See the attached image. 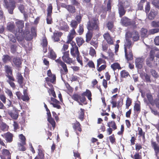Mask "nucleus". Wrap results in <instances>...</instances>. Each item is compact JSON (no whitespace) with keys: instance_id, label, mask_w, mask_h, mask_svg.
Segmentation results:
<instances>
[{"instance_id":"nucleus-48","label":"nucleus","mask_w":159,"mask_h":159,"mask_svg":"<svg viewBox=\"0 0 159 159\" xmlns=\"http://www.w3.org/2000/svg\"><path fill=\"white\" fill-rule=\"evenodd\" d=\"M92 37V34L90 32H88L86 34V41L89 42L91 39Z\"/></svg>"},{"instance_id":"nucleus-58","label":"nucleus","mask_w":159,"mask_h":159,"mask_svg":"<svg viewBox=\"0 0 159 159\" xmlns=\"http://www.w3.org/2000/svg\"><path fill=\"white\" fill-rule=\"evenodd\" d=\"M152 3L156 7L159 8V1L153 0Z\"/></svg>"},{"instance_id":"nucleus-63","label":"nucleus","mask_w":159,"mask_h":159,"mask_svg":"<svg viewBox=\"0 0 159 159\" xmlns=\"http://www.w3.org/2000/svg\"><path fill=\"white\" fill-rule=\"evenodd\" d=\"M82 17L80 15H77L75 17V19L76 20V21L80 23Z\"/></svg>"},{"instance_id":"nucleus-55","label":"nucleus","mask_w":159,"mask_h":159,"mask_svg":"<svg viewBox=\"0 0 159 159\" xmlns=\"http://www.w3.org/2000/svg\"><path fill=\"white\" fill-rule=\"evenodd\" d=\"M105 62V61L102 60L101 58H99L97 60V66L98 67L102 63H104Z\"/></svg>"},{"instance_id":"nucleus-57","label":"nucleus","mask_w":159,"mask_h":159,"mask_svg":"<svg viewBox=\"0 0 159 159\" xmlns=\"http://www.w3.org/2000/svg\"><path fill=\"white\" fill-rule=\"evenodd\" d=\"M75 57L76 58V59L77 61L82 66L83 65L82 61L80 56V55H79L78 56H75Z\"/></svg>"},{"instance_id":"nucleus-21","label":"nucleus","mask_w":159,"mask_h":159,"mask_svg":"<svg viewBox=\"0 0 159 159\" xmlns=\"http://www.w3.org/2000/svg\"><path fill=\"white\" fill-rule=\"evenodd\" d=\"M62 33L61 32L54 33L52 38L54 41H58L59 40V38L61 36Z\"/></svg>"},{"instance_id":"nucleus-9","label":"nucleus","mask_w":159,"mask_h":159,"mask_svg":"<svg viewBox=\"0 0 159 159\" xmlns=\"http://www.w3.org/2000/svg\"><path fill=\"white\" fill-rule=\"evenodd\" d=\"M15 23L18 29L17 32L21 33L23 30V28L24 27V21L21 20H18Z\"/></svg>"},{"instance_id":"nucleus-13","label":"nucleus","mask_w":159,"mask_h":159,"mask_svg":"<svg viewBox=\"0 0 159 159\" xmlns=\"http://www.w3.org/2000/svg\"><path fill=\"white\" fill-rule=\"evenodd\" d=\"M136 66L139 69H141L143 67V59L140 58L136 59L135 60Z\"/></svg>"},{"instance_id":"nucleus-39","label":"nucleus","mask_w":159,"mask_h":159,"mask_svg":"<svg viewBox=\"0 0 159 159\" xmlns=\"http://www.w3.org/2000/svg\"><path fill=\"white\" fill-rule=\"evenodd\" d=\"M49 54L50 58L53 59H56L57 56L56 53L53 50H50Z\"/></svg>"},{"instance_id":"nucleus-3","label":"nucleus","mask_w":159,"mask_h":159,"mask_svg":"<svg viewBox=\"0 0 159 159\" xmlns=\"http://www.w3.org/2000/svg\"><path fill=\"white\" fill-rule=\"evenodd\" d=\"M78 24L79 23L75 20H73L71 21L70 25L73 28V29L70 31L67 37L68 40L67 41V43H70L75 36L76 32L75 29L76 28Z\"/></svg>"},{"instance_id":"nucleus-20","label":"nucleus","mask_w":159,"mask_h":159,"mask_svg":"<svg viewBox=\"0 0 159 159\" xmlns=\"http://www.w3.org/2000/svg\"><path fill=\"white\" fill-rule=\"evenodd\" d=\"M48 120L52 125L54 129L55 127L56 123L54 120L52 118L51 113H49L48 115Z\"/></svg>"},{"instance_id":"nucleus-19","label":"nucleus","mask_w":159,"mask_h":159,"mask_svg":"<svg viewBox=\"0 0 159 159\" xmlns=\"http://www.w3.org/2000/svg\"><path fill=\"white\" fill-rule=\"evenodd\" d=\"M125 52V57L128 61L131 60L133 59V54L131 49L128 50V51Z\"/></svg>"},{"instance_id":"nucleus-14","label":"nucleus","mask_w":159,"mask_h":159,"mask_svg":"<svg viewBox=\"0 0 159 159\" xmlns=\"http://www.w3.org/2000/svg\"><path fill=\"white\" fill-rule=\"evenodd\" d=\"M103 36L104 39L106 40L108 44H113V40L108 33H105Z\"/></svg>"},{"instance_id":"nucleus-53","label":"nucleus","mask_w":159,"mask_h":159,"mask_svg":"<svg viewBox=\"0 0 159 159\" xmlns=\"http://www.w3.org/2000/svg\"><path fill=\"white\" fill-rule=\"evenodd\" d=\"M122 2H123V7H125V8H127L129 7H130V4L129 2L128 1H125Z\"/></svg>"},{"instance_id":"nucleus-29","label":"nucleus","mask_w":159,"mask_h":159,"mask_svg":"<svg viewBox=\"0 0 159 159\" xmlns=\"http://www.w3.org/2000/svg\"><path fill=\"white\" fill-rule=\"evenodd\" d=\"M70 13H74L75 12V9L74 7L71 5H68L66 9Z\"/></svg>"},{"instance_id":"nucleus-36","label":"nucleus","mask_w":159,"mask_h":159,"mask_svg":"<svg viewBox=\"0 0 159 159\" xmlns=\"http://www.w3.org/2000/svg\"><path fill=\"white\" fill-rule=\"evenodd\" d=\"M80 124L79 122H76V124H74L73 128L75 130H77L80 131H81V129L80 127Z\"/></svg>"},{"instance_id":"nucleus-24","label":"nucleus","mask_w":159,"mask_h":159,"mask_svg":"<svg viewBox=\"0 0 159 159\" xmlns=\"http://www.w3.org/2000/svg\"><path fill=\"white\" fill-rule=\"evenodd\" d=\"M13 61L15 65L17 67L20 66L21 64V60L18 57L14 58Z\"/></svg>"},{"instance_id":"nucleus-59","label":"nucleus","mask_w":159,"mask_h":159,"mask_svg":"<svg viewBox=\"0 0 159 159\" xmlns=\"http://www.w3.org/2000/svg\"><path fill=\"white\" fill-rule=\"evenodd\" d=\"M113 26V23L112 22H108L107 25V26L108 30H111Z\"/></svg>"},{"instance_id":"nucleus-23","label":"nucleus","mask_w":159,"mask_h":159,"mask_svg":"<svg viewBox=\"0 0 159 159\" xmlns=\"http://www.w3.org/2000/svg\"><path fill=\"white\" fill-rule=\"evenodd\" d=\"M2 155L1 156H3L4 157L7 158H11L10 155V152L9 151L6 149L2 150Z\"/></svg>"},{"instance_id":"nucleus-56","label":"nucleus","mask_w":159,"mask_h":159,"mask_svg":"<svg viewBox=\"0 0 159 159\" xmlns=\"http://www.w3.org/2000/svg\"><path fill=\"white\" fill-rule=\"evenodd\" d=\"M52 6L50 5L48 6L47 9L48 16H51V14L52 12Z\"/></svg>"},{"instance_id":"nucleus-31","label":"nucleus","mask_w":159,"mask_h":159,"mask_svg":"<svg viewBox=\"0 0 159 159\" xmlns=\"http://www.w3.org/2000/svg\"><path fill=\"white\" fill-rule=\"evenodd\" d=\"M82 95H84V96H86L88 97V99L89 100H91L92 99V98H91V93L90 91L88 90H87L85 92L83 93L82 94Z\"/></svg>"},{"instance_id":"nucleus-28","label":"nucleus","mask_w":159,"mask_h":159,"mask_svg":"<svg viewBox=\"0 0 159 159\" xmlns=\"http://www.w3.org/2000/svg\"><path fill=\"white\" fill-rule=\"evenodd\" d=\"M76 41L78 45L80 47L82 45L84 42V41L83 38L81 37H78L76 38Z\"/></svg>"},{"instance_id":"nucleus-7","label":"nucleus","mask_w":159,"mask_h":159,"mask_svg":"<svg viewBox=\"0 0 159 159\" xmlns=\"http://www.w3.org/2000/svg\"><path fill=\"white\" fill-rule=\"evenodd\" d=\"M7 28L10 32L16 34L17 33L16 30H15V26L13 22H9L7 24Z\"/></svg>"},{"instance_id":"nucleus-33","label":"nucleus","mask_w":159,"mask_h":159,"mask_svg":"<svg viewBox=\"0 0 159 159\" xmlns=\"http://www.w3.org/2000/svg\"><path fill=\"white\" fill-rule=\"evenodd\" d=\"M111 67L114 70H116V69H121L119 64L117 63H114L111 65Z\"/></svg>"},{"instance_id":"nucleus-22","label":"nucleus","mask_w":159,"mask_h":159,"mask_svg":"<svg viewBox=\"0 0 159 159\" xmlns=\"http://www.w3.org/2000/svg\"><path fill=\"white\" fill-rule=\"evenodd\" d=\"M141 36L142 38H146L148 36V30L145 28H142L141 30Z\"/></svg>"},{"instance_id":"nucleus-30","label":"nucleus","mask_w":159,"mask_h":159,"mask_svg":"<svg viewBox=\"0 0 159 159\" xmlns=\"http://www.w3.org/2000/svg\"><path fill=\"white\" fill-rule=\"evenodd\" d=\"M2 60L4 62L6 63L11 61V57L7 55H4Z\"/></svg>"},{"instance_id":"nucleus-51","label":"nucleus","mask_w":159,"mask_h":159,"mask_svg":"<svg viewBox=\"0 0 159 159\" xmlns=\"http://www.w3.org/2000/svg\"><path fill=\"white\" fill-rule=\"evenodd\" d=\"M121 75L122 77H127L129 75L128 73L125 70H123L121 72Z\"/></svg>"},{"instance_id":"nucleus-34","label":"nucleus","mask_w":159,"mask_h":159,"mask_svg":"<svg viewBox=\"0 0 159 159\" xmlns=\"http://www.w3.org/2000/svg\"><path fill=\"white\" fill-rule=\"evenodd\" d=\"M19 137L21 142L20 143H22L23 145H25L26 144L25 137L22 134H20Z\"/></svg>"},{"instance_id":"nucleus-41","label":"nucleus","mask_w":159,"mask_h":159,"mask_svg":"<svg viewBox=\"0 0 159 159\" xmlns=\"http://www.w3.org/2000/svg\"><path fill=\"white\" fill-rule=\"evenodd\" d=\"M5 68L7 75L12 74V70L10 67L6 66H5Z\"/></svg>"},{"instance_id":"nucleus-50","label":"nucleus","mask_w":159,"mask_h":159,"mask_svg":"<svg viewBox=\"0 0 159 159\" xmlns=\"http://www.w3.org/2000/svg\"><path fill=\"white\" fill-rule=\"evenodd\" d=\"M24 145H23L21 143H18L19 149L20 151H24L25 150V147L24 146Z\"/></svg>"},{"instance_id":"nucleus-52","label":"nucleus","mask_w":159,"mask_h":159,"mask_svg":"<svg viewBox=\"0 0 159 159\" xmlns=\"http://www.w3.org/2000/svg\"><path fill=\"white\" fill-rule=\"evenodd\" d=\"M131 101L130 99L129 98H127L126 101V108L128 109L129 107L131 105Z\"/></svg>"},{"instance_id":"nucleus-1","label":"nucleus","mask_w":159,"mask_h":159,"mask_svg":"<svg viewBox=\"0 0 159 159\" xmlns=\"http://www.w3.org/2000/svg\"><path fill=\"white\" fill-rule=\"evenodd\" d=\"M3 4L10 14H13V11L16 7V2L14 0H3Z\"/></svg>"},{"instance_id":"nucleus-2","label":"nucleus","mask_w":159,"mask_h":159,"mask_svg":"<svg viewBox=\"0 0 159 159\" xmlns=\"http://www.w3.org/2000/svg\"><path fill=\"white\" fill-rule=\"evenodd\" d=\"M89 21L88 22L87 28L89 30H98V20L96 18L92 19L89 17Z\"/></svg>"},{"instance_id":"nucleus-35","label":"nucleus","mask_w":159,"mask_h":159,"mask_svg":"<svg viewBox=\"0 0 159 159\" xmlns=\"http://www.w3.org/2000/svg\"><path fill=\"white\" fill-rule=\"evenodd\" d=\"M18 45L16 44H12L10 47L11 51L12 53H14L16 51Z\"/></svg>"},{"instance_id":"nucleus-37","label":"nucleus","mask_w":159,"mask_h":159,"mask_svg":"<svg viewBox=\"0 0 159 159\" xmlns=\"http://www.w3.org/2000/svg\"><path fill=\"white\" fill-rule=\"evenodd\" d=\"M9 115L12 118L15 119H16L18 116L17 113L15 111L14 112H11L9 113Z\"/></svg>"},{"instance_id":"nucleus-46","label":"nucleus","mask_w":159,"mask_h":159,"mask_svg":"<svg viewBox=\"0 0 159 159\" xmlns=\"http://www.w3.org/2000/svg\"><path fill=\"white\" fill-rule=\"evenodd\" d=\"M151 25L152 27H159V21H152L151 23Z\"/></svg>"},{"instance_id":"nucleus-10","label":"nucleus","mask_w":159,"mask_h":159,"mask_svg":"<svg viewBox=\"0 0 159 159\" xmlns=\"http://www.w3.org/2000/svg\"><path fill=\"white\" fill-rule=\"evenodd\" d=\"M126 41L124 44L125 52L128 51V50L130 49V48L131 46L132 43L129 38L125 35Z\"/></svg>"},{"instance_id":"nucleus-26","label":"nucleus","mask_w":159,"mask_h":159,"mask_svg":"<svg viewBox=\"0 0 159 159\" xmlns=\"http://www.w3.org/2000/svg\"><path fill=\"white\" fill-rule=\"evenodd\" d=\"M48 85L51 87L50 89H49L48 90V92L49 93V94H52V96L54 98H56V97L55 93L54 91V89L53 88H52L53 86L51 84H48Z\"/></svg>"},{"instance_id":"nucleus-62","label":"nucleus","mask_w":159,"mask_h":159,"mask_svg":"<svg viewBox=\"0 0 159 159\" xmlns=\"http://www.w3.org/2000/svg\"><path fill=\"white\" fill-rule=\"evenodd\" d=\"M0 99L3 103H5L6 101V98L4 95L0 94Z\"/></svg>"},{"instance_id":"nucleus-18","label":"nucleus","mask_w":159,"mask_h":159,"mask_svg":"<svg viewBox=\"0 0 159 159\" xmlns=\"http://www.w3.org/2000/svg\"><path fill=\"white\" fill-rule=\"evenodd\" d=\"M4 137L7 142L11 143L12 141L13 135L10 133H7L4 134Z\"/></svg>"},{"instance_id":"nucleus-49","label":"nucleus","mask_w":159,"mask_h":159,"mask_svg":"<svg viewBox=\"0 0 159 159\" xmlns=\"http://www.w3.org/2000/svg\"><path fill=\"white\" fill-rule=\"evenodd\" d=\"M80 96V95L78 94H75L73 95L72 98L75 101L78 102V101H79Z\"/></svg>"},{"instance_id":"nucleus-60","label":"nucleus","mask_w":159,"mask_h":159,"mask_svg":"<svg viewBox=\"0 0 159 159\" xmlns=\"http://www.w3.org/2000/svg\"><path fill=\"white\" fill-rule=\"evenodd\" d=\"M6 93L10 97V98H12L13 94L11 91L7 89L6 90Z\"/></svg>"},{"instance_id":"nucleus-45","label":"nucleus","mask_w":159,"mask_h":159,"mask_svg":"<svg viewBox=\"0 0 159 159\" xmlns=\"http://www.w3.org/2000/svg\"><path fill=\"white\" fill-rule=\"evenodd\" d=\"M138 130L139 134L140 136H142L143 139L145 138V133L143 131L142 128L140 127H138Z\"/></svg>"},{"instance_id":"nucleus-5","label":"nucleus","mask_w":159,"mask_h":159,"mask_svg":"<svg viewBox=\"0 0 159 159\" xmlns=\"http://www.w3.org/2000/svg\"><path fill=\"white\" fill-rule=\"evenodd\" d=\"M125 35L128 38H131L134 41H137L139 39V35L138 33L136 31H133L132 32H127Z\"/></svg>"},{"instance_id":"nucleus-32","label":"nucleus","mask_w":159,"mask_h":159,"mask_svg":"<svg viewBox=\"0 0 159 159\" xmlns=\"http://www.w3.org/2000/svg\"><path fill=\"white\" fill-rule=\"evenodd\" d=\"M150 103L152 105H154V101L152 96L150 93H147L146 95Z\"/></svg>"},{"instance_id":"nucleus-11","label":"nucleus","mask_w":159,"mask_h":159,"mask_svg":"<svg viewBox=\"0 0 159 159\" xmlns=\"http://www.w3.org/2000/svg\"><path fill=\"white\" fill-rule=\"evenodd\" d=\"M118 6L120 16V17H121L125 14V12L123 6V2H119Z\"/></svg>"},{"instance_id":"nucleus-27","label":"nucleus","mask_w":159,"mask_h":159,"mask_svg":"<svg viewBox=\"0 0 159 159\" xmlns=\"http://www.w3.org/2000/svg\"><path fill=\"white\" fill-rule=\"evenodd\" d=\"M17 79L18 80V82L20 84L21 86V85L23 82V78L21 74L18 73L17 74Z\"/></svg>"},{"instance_id":"nucleus-4","label":"nucleus","mask_w":159,"mask_h":159,"mask_svg":"<svg viewBox=\"0 0 159 159\" xmlns=\"http://www.w3.org/2000/svg\"><path fill=\"white\" fill-rule=\"evenodd\" d=\"M70 43L71 47L70 48V53L71 56L73 57H75L80 55L78 49V47L76 45L75 43L72 40L69 43Z\"/></svg>"},{"instance_id":"nucleus-25","label":"nucleus","mask_w":159,"mask_h":159,"mask_svg":"<svg viewBox=\"0 0 159 159\" xmlns=\"http://www.w3.org/2000/svg\"><path fill=\"white\" fill-rule=\"evenodd\" d=\"M24 95H22L21 97V99L24 101H28L30 98L28 96V94L27 92L26 89H25L23 91Z\"/></svg>"},{"instance_id":"nucleus-15","label":"nucleus","mask_w":159,"mask_h":159,"mask_svg":"<svg viewBox=\"0 0 159 159\" xmlns=\"http://www.w3.org/2000/svg\"><path fill=\"white\" fill-rule=\"evenodd\" d=\"M31 32L32 35H30L28 37V35L27 34L26 36V39L27 40H30L32 39L33 36H36V29L34 27H32L31 28Z\"/></svg>"},{"instance_id":"nucleus-12","label":"nucleus","mask_w":159,"mask_h":159,"mask_svg":"<svg viewBox=\"0 0 159 159\" xmlns=\"http://www.w3.org/2000/svg\"><path fill=\"white\" fill-rule=\"evenodd\" d=\"M56 61L59 63L62 67L64 70V74H66L68 72V70L66 64L60 59H57L56 60Z\"/></svg>"},{"instance_id":"nucleus-17","label":"nucleus","mask_w":159,"mask_h":159,"mask_svg":"<svg viewBox=\"0 0 159 159\" xmlns=\"http://www.w3.org/2000/svg\"><path fill=\"white\" fill-rule=\"evenodd\" d=\"M157 14V12L156 11L152 10L148 15V18L149 20H153Z\"/></svg>"},{"instance_id":"nucleus-40","label":"nucleus","mask_w":159,"mask_h":159,"mask_svg":"<svg viewBox=\"0 0 159 159\" xmlns=\"http://www.w3.org/2000/svg\"><path fill=\"white\" fill-rule=\"evenodd\" d=\"M84 109L81 108L80 109V111H79V118L81 120H82L83 119L84 115Z\"/></svg>"},{"instance_id":"nucleus-42","label":"nucleus","mask_w":159,"mask_h":159,"mask_svg":"<svg viewBox=\"0 0 159 159\" xmlns=\"http://www.w3.org/2000/svg\"><path fill=\"white\" fill-rule=\"evenodd\" d=\"M38 155L40 159H43L44 157V154L43 153L42 150L40 149H38Z\"/></svg>"},{"instance_id":"nucleus-8","label":"nucleus","mask_w":159,"mask_h":159,"mask_svg":"<svg viewBox=\"0 0 159 159\" xmlns=\"http://www.w3.org/2000/svg\"><path fill=\"white\" fill-rule=\"evenodd\" d=\"M122 22L123 25L127 26L130 25H134L135 24L134 21L129 19L127 18H123L122 20Z\"/></svg>"},{"instance_id":"nucleus-64","label":"nucleus","mask_w":159,"mask_h":159,"mask_svg":"<svg viewBox=\"0 0 159 159\" xmlns=\"http://www.w3.org/2000/svg\"><path fill=\"white\" fill-rule=\"evenodd\" d=\"M154 42L156 45H159V36H156L154 39Z\"/></svg>"},{"instance_id":"nucleus-43","label":"nucleus","mask_w":159,"mask_h":159,"mask_svg":"<svg viewBox=\"0 0 159 159\" xmlns=\"http://www.w3.org/2000/svg\"><path fill=\"white\" fill-rule=\"evenodd\" d=\"M41 44L42 45V46L44 47H45L47 46L48 45V42L47 39L45 37H43L42 39V42Z\"/></svg>"},{"instance_id":"nucleus-47","label":"nucleus","mask_w":159,"mask_h":159,"mask_svg":"<svg viewBox=\"0 0 159 159\" xmlns=\"http://www.w3.org/2000/svg\"><path fill=\"white\" fill-rule=\"evenodd\" d=\"M89 54L92 57L96 55V51L95 49L92 47H90V48Z\"/></svg>"},{"instance_id":"nucleus-61","label":"nucleus","mask_w":159,"mask_h":159,"mask_svg":"<svg viewBox=\"0 0 159 159\" xmlns=\"http://www.w3.org/2000/svg\"><path fill=\"white\" fill-rule=\"evenodd\" d=\"M134 110L137 111H140V105L138 103H136L134 107Z\"/></svg>"},{"instance_id":"nucleus-6","label":"nucleus","mask_w":159,"mask_h":159,"mask_svg":"<svg viewBox=\"0 0 159 159\" xmlns=\"http://www.w3.org/2000/svg\"><path fill=\"white\" fill-rule=\"evenodd\" d=\"M62 53L63 56L62 57V59L63 61L69 64L72 63V59L69 57V51L62 52Z\"/></svg>"},{"instance_id":"nucleus-16","label":"nucleus","mask_w":159,"mask_h":159,"mask_svg":"<svg viewBox=\"0 0 159 159\" xmlns=\"http://www.w3.org/2000/svg\"><path fill=\"white\" fill-rule=\"evenodd\" d=\"M151 144L154 150L156 156H157L159 155V146L156 142H152Z\"/></svg>"},{"instance_id":"nucleus-38","label":"nucleus","mask_w":159,"mask_h":159,"mask_svg":"<svg viewBox=\"0 0 159 159\" xmlns=\"http://www.w3.org/2000/svg\"><path fill=\"white\" fill-rule=\"evenodd\" d=\"M107 125L108 127H111L114 129H116L117 127L114 121H111V122H109L107 123Z\"/></svg>"},{"instance_id":"nucleus-44","label":"nucleus","mask_w":159,"mask_h":159,"mask_svg":"<svg viewBox=\"0 0 159 159\" xmlns=\"http://www.w3.org/2000/svg\"><path fill=\"white\" fill-rule=\"evenodd\" d=\"M146 0H141L138 5V9L142 10L143 8V3L145 2Z\"/></svg>"},{"instance_id":"nucleus-54","label":"nucleus","mask_w":159,"mask_h":159,"mask_svg":"<svg viewBox=\"0 0 159 159\" xmlns=\"http://www.w3.org/2000/svg\"><path fill=\"white\" fill-rule=\"evenodd\" d=\"M60 28L62 30L67 31L68 30V27L66 24L64 23L63 25L61 26Z\"/></svg>"}]
</instances>
